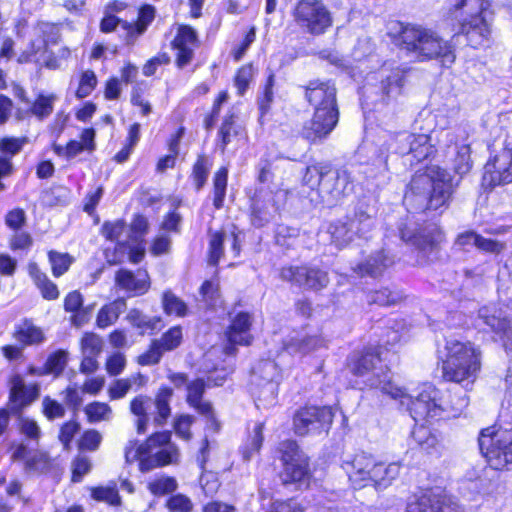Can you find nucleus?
Segmentation results:
<instances>
[{"mask_svg": "<svg viewBox=\"0 0 512 512\" xmlns=\"http://www.w3.org/2000/svg\"><path fill=\"white\" fill-rule=\"evenodd\" d=\"M304 98L314 112L312 118L304 123L301 135L313 143L322 141L339 121L336 87L330 81L312 80L305 86Z\"/></svg>", "mask_w": 512, "mask_h": 512, "instance_id": "obj_1", "label": "nucleus"}, {"mask_svg": "<svg viewBox=\"0 0 512 512\" xmlns=\"http://www.w3.org/2000/svg\"><path fill=\"white\" fill-rule=\"evenodd\" d=\"M453 193L450 174L439 166H431L411 179L404 202L416 210H438L447 206Z\"/></svg>", "mask_w": 512, "mask_h": 512, "instance_id": "obj_2", "label": "nucleus"}, {"mask_svg": "<svg viewBox=\"0 0 512 512\" xmlns=\"http://www.w3.org/2000/svg\"><path fill=\"white\" fill-rule=\"evenodd\" d=\"M481 370V351L470 341L449 338L445 343L442 377L470 389Z\"/></svg>", "mask_w": 512, "mask_h": 512, "instance_id": "obj_3", "label": "nucleus"}, {"mask_svg": "<svg viewBox=\"0 0 512 512\" xmlns=\"http://www.w3.org/2000/svg\"><path fill=\"white\" fill-rule=\"evenodd\" d=\"M402 49L419 60L440 59L444 66L455 61L453 45L436 31L421 25H406L399 34Z\"/></svg>", "mask_w": 512, "mask_h": 512, "instance_id": "obj_4", "label": "nucleus"}, {"mask_svg": "<svg viewBox=\"0 0 512 512\" xmlns=\"http://www.w3.org/2000/svg\"><path fill=\"white\" fill-rule=\"evenodd\" d=\"M451 11L472 47L481 46L491 34L493 12L489 0H455Z\"/></svg>", "mask_w": 512, "mask_h": 512, "instance_id": "obj_5", "label": "nucleus"}, {"mask_svg": "<svg viewBox=\"0 0 512 512\" xmlns=\"http://www.w3.org/2000/svg\"><path fill=\"white\" fill-rule=\"evenodd\" d=\"M125 459L127 463L139 461L140 470L148 472L156 467L176 463L179 459V451L171 442V433L162 431L152 434L141 445L136 441H129L125 447Z\"/></svg>", "mask_w": 512, "mask_h": 512, "instance_id": "obj_6", "label": "nucleus"}, {"mask_svg": "<svg viewBox=\"0 0 512 512\" xmlns=\"http://www.w3.org/2000/svg\"><path fill=\"white\" fill-rule=\"evenodd\" d=\"M410 400H405L411 417L415 422L429 421L441 417L446 413L448 417H456L467 407L469 399L464 393L456 399L443 401L441 392L431 384H424L416 396L410 395Z\"/></svg>", "mask_w": 512, "mask_h": 512, "instance_id": "obj_7", "label": "nucleus"}, {"mask_svg": "<svg viewBox=\"0 0 512 512\" xmlns=\"http://www.w3.org/2000/svg\"><path fill=\"white\" fill-rule=\"evenodd\" d=\"M350 369L354 375L365 378L367 386L379 389L393 399H399L402 405L405 400L411 399L403 388L391 381L388 369L382 365L376 349L369 348L360 355L354 356L350 363Z\"/></svg>", "mask_w": 512, "mask_h": 512, "instance_id": "obj_8", "label": "nucleus"}, {"mask_svg": "<svg viewBox=\"0 0 512 512\" xmlns=\"http://www.w3.org/2000/svg\"><path fill=\"white\" fill-rule=\"evenodd\" d=\"M173 390L168 387L160 388L155 399L152 400L146 395H138L130 402V411L137 417L136 429L139 434L147 430L150 417L153 416L154 423L162 426L171 415L170 401Z\"/></svg>", "mask_w": 512, "mask_h": 512, "instance_id": "obj_9", "label": "nucleus"}, {"mask_svg": "<svg viewBox=\"0 0 512 512\" xmlns=\"http://www.w3.org/2000/svg\"><path fill=\"white\" fill-rule=\"evenodd\" d=\"M478 444L491 468L502 470L512 465V428L483 429L480 432Z\"/></svg>", "mask_w": 512, "mask_h": 512, "instance_id": "obj_10", "label": "nucleus"}, {"mask_svg": "<svg viewBox=\"0 0 512 512\" xmlns=\"http://www.w3.org/2000/svg\"><path fill=\"white\" fill-rule=\"evenodd\" d=\"M292 16L300 30L313 36L324 34L333 24L332 14L322 0H299Z\"/></svg>", "mask_w": 512, "mask_h": 512, "instance_id": "obj_11", "label": "nucleus"}, {"mask_svg": "<svg viewBox=\"0 0 512 512\" xmlns=\"http://www.w3.org/2000/svg\"><path fill=\"white\" fill-rule=\"evenodd\" d=\"M374 227V219L368 212L358 209L353 218L346 217L329 224L327 233L331 242L342 248L352 242L355 237L366 238Z\"/></svg>", "mask_w": 512, "mask_h": 512, "instance_id": "obj_12", "label": "nucleus"}, {"mask_svg": "<svg viewBox=\"0 0 512 512\" xmlns=\"http://www.w3.org/2000/svg\"><path fill=\"white\" fill-rule=\"evenodd\" d=\"M280 372L275 362L261 360L252 369L251 392L258 401L272 405L278 394Z\"/></svg>", "mask_w": 512, "mask_h": 512, "instance_id": "obj_13", "label": "nucleus"}, {"mask_svg": "<svg viewBox=\"0 0 512 512\" xmlns=\"http://www.w3.org/2000/svg\"><path fill=\"white\" fill-rule=\"evenodd\" d=\"M284 484L306 483L310 477L308 457L299 449L295 441L287 440L280 445Z\"/></svg>", "mask_w": 512, "mask_h": 512, "instance_id": "obj_14", "label": "nucleus"}, {"mask_svg": "<svg viewBox=\"0 0 512 512\" xmlns=\"http://www.w3.org/2000/svg\"><path fill=\"white\" fill-rule=\"evenodd\" d=\"M353 191V180L347 169L332 170L324 174L321 189L318 190L320 202L328 207L340 203Z\"/></svg>", "mask_w": 512, "mask_h": 512, "instance_id": "obj_15", "label": "nucleus"}, {"mask_svg": "<svg viewBox=\"0 0 512 512\" xmlns=\"http://www.w3.org/2000/svg\"><path fill=\"white\" fill-rule=\"evenodd\" d=\"M376 458L366 452L347 454L343 457L341 467L354 489L371 486Z\"/></svg>", "mask_w": 512, "mask_h": 512, "instance_id": "obj_16", "label": "nucleus"}, {"mask_svg": "<svg viewBox=\"0 0 512 512\" xmlns=\"http://www.w3.org/2000/svg\"><path fill=\"white\" fill-rule=\"evenodd\" d=\"M334 413L331 407H304L293 418L295 433L301 436L318 433L332 424Z\"/></svg>", "mask_w": 512, "mask_h": 512, "instance_id": "obj_17", "label": "nucleus"}, {"mask_svg": "<svg viewBox=\"0 0 512 512\" xmlns=\"http://www.w3.org/2000/svg\"><path fill=\"white\" fill-rule=\"evenodd\" d=\"M280 278L298 287L315 291L325 288L329 283L326 271L308 265L283 267Z\"/></svg>", "mask_w": 512, "mask_h": 512, "instance_id": "obj_18", "label": "nucleus"}, {"mask_svg": "<svg viewBox=\"0 0 512 512\" xmlns=\"http://www.w3.org/2000/svg\"><path fill=\"white\" fill-rule=\"evenodd\" d=\"M512 182V149H503L484 167L482 184L494 188Z\"/></svg>", "mask_w": 512, "mask_h": 512, "instance_id": "obj_19", "label": "nucleus"}, {"mask_svg": "<svg viewBox=\"0 0 512 512\" xmlns=\"http://www.w3.org/2000/svg\"><path fill=\"white\" fill-rule=\"evenodd\" d=\"M287 192L260 191L252 205L251 221L255 227H263L269 223L286 199Z\"/></svg>", "mask_w": 512, "mask_h": 512, "instance_id": "obj_20", "label": "nucleus"}, {"mask_svg": "<svg viewBox=\"0 0 512 512\" xmlns=\"http://www.w3.org/2000/svg\"><path fill=\"white\" fill-rule=\"evenodd\" d=\"M478 319L502 339L512 340V317L498 306H484L478 311Z\"/></svg>", "mask_w": 512, "mask_h": 512, "instance_id": "obj_21", "label": "nucleus"}, {"mask_svg": "<svg viewBox=\"0 0 512 512\" xmlns=\"http://www.w3.org/2000/svg\"><path fill=\"white\" fill-rule=\"evenodd\" d=\"M115 285L129 296H140L149 290L150 278L146 270L120 269L115 274Z\"/></svg>", "mask_w": 512, "mask_h": 512, "instance_id": "obj_22", "label": "nucleus"}, {"mask_svg": "<svg viewBox=\"0 0 512 512\" xmlns=\"http://www.w3.org/2000/svg\"><path fill=\"white\" fill-rule=\"evenodd\" d=\"M176 53V64L179 68L188 65L194 56L197 47L196 32L189 26H181L172 42Z\"/></svg>", "mask_w": 512, "mask_h": 512, "instance_id": "obj_23", "label": "nucleus"}, {"mask_svg": "<svg viewBox=\"0 0 512 512\" xmlns=\"http://www.w3.org/2000/svg\"><path fill=\"white\" fill-rule=\"evenodd\" d=\"M206 383L203 379H196L187 384V403L196 409L198 413L205 416L211 421L215 429H218V423L216 422L214 411L210 402L203 401L202 395L205 391Z\"/></svg>", "mask_w": 512, "mask_h": 512, "instance_id": "obj_24", "label": "nucleus"}, {"mask_svg": "<svg viewBox=\"0 0 512 512\" xmlns=\"http://www.w3.org/2000/svg\"><path fill=\"white\" fill-rule=\"evenodd\" d=\"M460 134L463 136L464 132L457 131H446L444 133L446 142L450 144H454V152L455 156L453 158V170L456 174L463 176L467 174L472 168V161L470 157V146L466 143H458V136Z\"/></svg>", "mask_w": 512, "mask_h": 512, "instance_id": "obj_25", "label": "nucleus"}, {"mask_svg": "<svg viewBox=\"0 0 512 512\" xmlns=\"http://www.w3.org/2000/svg\"><path fill=\"white\" fill-rule=\"evenodd\" d=\"M155 18V8L152 5H144L140 8L136 22H123L126 31V41L133 44L138 36L142 35Z\"/></svg>", "mask_w": 512, "mask_h": 512, "instance_id": "obj_26", "label": "nucleus"}, {"mask_svg": "<svg viewBox=\"0 0 512 512\" xmlns=\"http://www.w3.org/2000/svg\"><path fill=\"white\" fill-rule=\"evenodd\" d=\"M252 318L249 313L240 312L233 319L227 332L231 344L249 345L251 343L250 327Z\"/></svg>", "mask_w": 512, "mask_h": 512, "instance_id": "obj_27", "label": "nucleus"}, {"mask_svg": "<svg viewBox=\"0 0 512 512\" xmlns=\"http://www.w3.org/2000/svg\"><path fill=\"white\" fill-rule=\"evenodd\" d=\"M436 504L437 490L435 488L421 489L408 498L405 512H435Z\"/></svg>", "mask_w": 512, "mask_h": 512, "instance_id": "obj_28", "label": "nucleus"}, {"mask_svg": "<svg viewBox=\"0 0 512 512\" xmlns=\"http://www.w3.org/2000/svg\"><path fill=\"white\" fill-rule=\"evenodd\" d=\"M400 464L396 462L384 463L376 460L374 476L371 486L376 490H384L392 485L393 481L400 474Z\"/></svg>", "mask_w": 512, "mask_h": 512, "instance_id": "obj_29", "label": "nucleus"}, {"mask_svg": "<svg viewBox=\"0 0 512 512\" xmlns=\"http://www.w3.org/2000/svg\"><path fill=\"white\" fill-rule=\"evenodd\" d=\"M235 115H227L218 132V147L222 153L225 151L227 145L240 140L244 135V130L240 124L235 120Z\"/></svg>", "mask_w": 512, "mask_h": 512, "instance_id": "obj_30", "label": "nucleus"}, {"mask_svg": "<svg viewBox=\"0 0 512 512\" xmlns=\"http://www.w3.org/2000/svg\"><path fill=\"white\" fill-rule=\"evenodd\" d=\"M126 309V301L123 298H118L108 304H105L98 311L96 317V325L98 328L105 329L118 320L121 313Z\"/></svg>", "mask_w": 512, "mask_h": 512, "instance_id": "obj_31", "label": "nucleus"}, {"mask_svg": "<svg viewBox=\"0 0 512 512\" xmlns=\"http://www.w3.org/2000/svg\"><path fill=\"white\" fill-rule=\"evenodd\" d=\"M393 263V259L384 254V251H378L372 254L364 263L357 266L358 273L377 277Z\"/></svg>", "mask_w": 512, "mask_h": 512, "instance_id": "obj_32", "label": "nucleus"}, {"mask_svg": "<svg viewBox=\"0 0 512 512\" xmlns=\"http://www.w3.org/2000/svg\"><path fill=\"white\" fill-rule=\"evenodd\" d=\"M225 241L231 243V247L235 256L239 254L240 248L238 244V238L235 234L232 233L231 235H226L224 233H215L211 236L210 239L209 263L211 265L218 264L223 253V244Z\"/></svg>", "mask_w": 512, "mask_h": 512, "instance_id": "obj_33", "label": "nucleus"}, {"mask_svg": "<svg viewBox=\"0 0 512 512\" xmlns=\"http://www.w3.org/2000/svg\"><path fill=\"white\" fill-rule=\"evenodd\" d=\"M28 272L35 285L41 291L43 298L47 300H55L59 297V291L56 284L50 281L45 273L41 272L36 263H30L28 265Z\"/></svg>", "mask_w": 512, "mask_h": 512, "instance_id": "obj_34", "label": "nucleus"}, {"mask_svg": "<svg viewBox=\"0 0 512 512\" xmlns=\"http://www.w3.org/2000/svg\"><path fill=\"white\" fill-rule=\"evenodd\" d=\"M38 395V388L33 386L30 390L26 387L20 376H15L12 381L10 400L17 408L28 405Z\"/></svg>", "mask_w": 512, "mask_h": 512, "instance_id": "obj_35", "label": "nucleus"}, {"mask_svg": "<svg viewBox=\"0 0 512 512\" xmlns=\"http://www.w3.org/2000/svg\"><path fill=\"white\" fill-rule=\"evenodd\" d=\"M410 143L412 144V149L408 156L410 165L427 159L436 151L430 143V136L427 134H414L413 140Z\"/></svg>", "mask_w": 512, "mask_h": 512, "instance_id": "obj_36", "label": "nucleus"}, {"mask_svg": "<svg viewBox=\"0 0 512 512\" xmlns=\"http://www.w3.org/2000/svg\"><path fill=\"white\" fill-rule=\"evenodd\" d=\"M405 81V72L399 68L392 70L382 81L383 101L396 98L401 94Z\"/></svg>", "mask_w": 512, "mask_h": 512, "instance_id": "obj_37", "label": "nucleus"}, {"mask_svg": "<svg viewBox=\"0 0 512 512\" xmlns=\"http://www.w3.org/2000/svg\"><path fill=\"white\" fill-rule=\"evenodd\" d=\"M322 345V340L316 336L292 337L284 344V349L291 355H305Z\"/></svg>", "mask_w": 512, "mask_h": 512, "instance_id": "obj_38", "label": "nucleus"}, {"mask_svg": "<svg viewBox=\"0 0 512 512\" xmlns=\"http://www.w3.org/2000/svg\"><path fill=\"white\" fill-rule=\"evenodd\" d=\"M126 320L137 329L141 330V333L153 332L161 328L162 320L160 317H149L143 314L139 309H130L127 313Z\"/></svg>", "mask_w": 512, "mask_h": 512, "instance_id": "obj_39", "label": "nucleus"}, {"mask_svg": "<svg viewBox=\"0 0 512 512\" xmlns=\"http://www.w3.org/2000/svg\"><path fill=\"white\" fill-rule=\"evenodd\" d=\"M48 52L47 42L44 38L38 37L31 41L30 45L19 55L17 61L23 63H35L39 65L43 62Z\"/></svg>", "mask_w": 512, "mask_h": 512, "instance_id": "obj_40", "label": "nucleus"}, {"mask_svg": "<svg viewBox=\"0 0 512 512\" xmlns=\"http://www.w3.org/2000/svg\"><path fill=\"white\" fill-rule=\"evenodd\" d=\"M14 338L23 345H34L43 342L44 334L39 327L25 320L16 327Z\"/></svg>", "mask_w": 512, "mask_h": 512, "instance_id": "obj_41", "label": "nucleus"}, {"mask_svg": "<svg viewBox=\"0 0 512 512\" xmlns=\"http://www.w3.org/2000/svg\"><path fill=\"white\" fill-rule=\"evenodd\" d=\"M437 233V228L435 227V234ZM400 237L406 242L416 246L420 250H426L428 247H431L436 241L437 237L432 233H415L414 229H410L408 227L400 228Z\"/></svg>", "mask_w": 512, "mask_h": 512, "instance_id": "obj_42", "label": "nucleus"}, {"mask_svg": "<svg viewBox=\"0 0 512 512\" xmlns=\"http://www.w3.org/2000/svg\"><path fill=\"white\" fill-rule=\"evenodd\" d=\"M94 139V129H84L80 135V141L71 140L67 143V159H72L85 150L93 151L95 149Z\"/></svg>", "mask_w": 512, "mask_h": 512, "instance_id": "obj_43", "label": "nucleus"}, {"mask_svg": "<svg viewBox=\"0 0 512 512\" xmlns=\"http://www.w3.org/2000/svg\"><path fill=\"white\" fill-rule=\"evenodd\" d=\"M400 291H392L389 288H381L379 290L370 291L367 294V302L369 304H377L379 306L394 305L402 299Z\"/></svg>", "mask_w": 512, "mask_h": 512, "instance_id": "obj_44", "label": "nucleus"}, {"mask_svg": "<svg viewBox=\"0 0 512 512\" xmlns=\"http://www.w3.org/2000/svg\"><path fill=\"white\" fill-rule=\"evenodd\" d=\"M227 178H228V169L226 167H221L214 176L213 186H214V198L213 205L216 209H221L224 204V199L226 195L227 188Z\"/></svg>", "mask_w": 512, "mask_h": 512, "instance_id": "obj_45", "label": "nucleus"}, {"mask_svg": "<svg viewBox=\"0 0 512 512\" xmlns=\"http://www.w3.org/2000/svg\"><path fill=\"white\" fill-rule=\"evenodd\" d=\"M56 100L57 97L54 94H40L33 102L30 111L38 119H45L52 114Z\"/></svg>", "mask_w": 512, "mask_h": 512, "instance_id": "obj_46", "label": "nucleus"}, {"mask_svg": "<svg viewBox=\"0 0 512 512\" xmlns=\"http://www.w3.org/2000/svg\"><path fill=\"white\" fill-rule=\"evenodd\" d=\"M147 488L151 494L160 497L174 492L177 489V481L173 477L161 476L149 481Z\"/></svg>", "mask_w": 512, "mask_h": 512, "instance_id": "obj_47", "label": "nucleus"}, {"mask_svg": "<svg viewBox=\"0 0 512 512\" xmlns=\"http://www.w3.org/2000/svg\"><path fill=\"white\" fill-rule=\"evenodd\" d=\"M87 419L90 423L108 421L112 416L111 407L103 402H92L84 408Z\"/></svg>", "mask_w": 512, "mask_h": 512, "instance_id": "obj_48", "label": "nucleus"}, {"mask_svg": "<svg viewBox=\"0 0 512 512\" xmlns=\"http://www.w3.org/2000/svg\"><path fill=\"white\" fill-rule=\"evenodd\" d=\"M328 168L329 166L324 164L308 166L303 175V184L311 189L318 187V190H320L324 180V174L327 173Z\"/></svg>", "mask_w": 512, "mask_h": 512, "instance_id": "obj_49", "label": "nucleus"}, {"mask_svg": "<svg viewBox=\"0 0 512 512\" xmlns=\"http://www.w3.org/2000/svg\"><path fill=\"white\" fill-rule=\"evenodd\" d=\"M49 262L52 269V274L55 277H60L66 273L73 263L74 259L68 253H61L57 251H49Z\"/></svg>", "mask_w": 512, "mask_h": 512, "instance_id": "obj_50", "label": "nucleus"}, {"mask_svg": "<svg viewBox=\"0 0 512 512\" xmlns=\"http://www.w3.org/2000/svg\"><path fill=\"white\" fill-rule=\"evenodd\" d=\"M162 305L167 315L184 317L187 314V305L170 291L163 294Z\"/></svg>", "mask_w": 512, "mask_h": 512, "instance_id": "obj_51", "label": "nucleus"}, {"mask_svg": "<svg viewBox=\"0 0 512 512\" xmlns=\"http://www.w3.org/2000/svg\"><path fill=\"white\" fill-rule=\"evenodd\" d=\"M19 430H20V433L28 441H30L32 443L38 444V442L42 436V431H41L39 424L35 420H33L29 417L21 416L19 418Z\"/></svg>", "mask_w": 512, "mask_h": 512, "instance_id": "obj_52", "label": "nucleus"}, {"mask_svg": "<svg viewBox=\"0 0 512 512\" xmlns=\"http://www.w3.org/2000/svg\"><path fill=\"white\" fill-rule=\"evenodd\" d=\"M413 135V133L406 131L398 132L391 138L389 148L397 154L408 157L412 149L410 142L413 140Z\"/></svg>", "mask_w": 512, "mask_h": 512, "instance_id": "obj_53", "label": "nucleus"}, {"mask_svg": "<svg viewBox=\"0 0 512 512\" xmlns=\"http://www.w3.org/2000/svg\"><path fill=\"white\" fill-rule=\"evenodd\" d=\"M182 328L175 326L165 332L160 339H155L164 352L172 351L180 346L182 342Z\"/></svg>", "mask_w": 512, "mask_h": 512, "instance_id": "obj_54", "label": "nucleus"}, {"mask_svg": "<svg viewBox=\"0 0 512 512\" xmlns=\"http://www.w3.org/2000/svg\"><path fill=\"white\" fill-rule=\"evenodd\" d=\"M67 362V354L63 350L56 351L52 353L45 365H44V371L40 372L39 374H55L59 375L62 373L66 366Z\"/></svg>", "mask_w": 512, "mask_h": 512, "instance_id": "obj_55", "label": "nucleus"}, {"mask_svg": "<svg viewBox=\"0 0 512 512\" xmlns=\"http://www.w3.org/2000/svg\"><path fill=\"white\" fill-rule=\"evenodd\" d=\"M210 166L211 165L205 156H199L194 164L192 178L197 190L202 189L205 185L210 172Z\"/></svg>", "mask_w": 512, "mask_h": 512, "instance_id": "obj_56", "label": "nucleus"}, {"mask_svg": "<svg viewBox=\"0 0 512 512\" xmlns=\"http://www.w3.org/2000/svg\"><path fill=\"white\" fill-rule=\"evenodd\" d=\"M28 142L26 137H4L0 139V152L2 156L11 158L18 154Z\"/></svg>", "mask_w": 512, "mask_h": 512, "instance_id": "obj_57", "label": "nucleus"}, {"mask_svg": "<svg viewBox=\"0 0 512 512\" xmlns=\"http://www.w3.org/2000/svg\"><path fill=\"white\" fill-rule=\"evenodd\" d=\"M263 442V424L256 423L253 428V434L248 443L243 448V458L250 460L254 453L258 452Z\"/></svg>", "mask_w": 512, "mask_h": 512, "instance_id": "obj_58", "label": "nucleus"}, {"mask_svg": "<svg viewBox=\"0 0 512 512\" xmlns=\"http://www.w3.org/2000/svg\"><path fill=\"white\" fill-rule=\"evenodd\" d=\"M436 490L437 504L435 505V512H464L455 498L447 495L438 488H436Z\"/></svg>", "mask_w": 512, "mask_h": 512, "instance_id": "obj_59", "label": "nucleus"}, {"mask_svg": "<svg viewBox=\"0 0 512 512\" xmlns=\"http://www.w3.org/2000/svg\"><path fill=\"white\" fill-rule=\"evenodd\" d=\"M412 437L425 450H429L437 444V438L423 425L416 427L412 431Z\"/></svg>", "mask_w": 512, "mask_h": 512, "instance_id": "obj_60", "label": "nucleus"}, {"mask_svg": "<svg viewBox=\"0 0 512 512\" xmlns=\"http://www.w3.org/2000/svg\"><path fill=\"white\" fill-rule=\"evenodd\" d=\"M81 347L83 355L98 356L102 351L103 341L98 335L87 333L81 340Z\"/></svg>", "mask_w": 512, "mask_h": 512, "instance_id": "obj_61", "label": "nucleus"}, {"mask_svg": "<svg viewBox=\"0 0 512 512\" xmlns=\"http://www.w3.org/2000/svg\"><path fill=\"white\" fill-rule=\"evenodd\" d=\"M50 466V458L47 453L36 451L25 462V469L28 471L44 472Z\"/></svg>", "mask_w": 512, "mask_h": 512, "instance_id": "obj_62", "label": "nucleus"}, {"mask_svg": "<svg viewBox=\"0 0 512 512\" xmlns=\"http://www.w3.org/2000/svg\"><path fill=\"white\" fill-rule=\"evenodd\" d=\"M164 350L156 340H153L149 349L138 357V363L143 366L155 365L160 362Z\"/></svg>", "mask_w": 512, "mask_h": 512, "instance_id": "obj_63", "label": "nucleus"}, {"mask_svg": "<svg viewBox=\"0 0 512 512\" xmlns=\"http://www.w3.org/2000/svg\"><path fill=\"white\" fill-rule=\"evenodd\" d=\"M166 506L170 512H191L194 507L191 499L183 494L171 496Z\"/></svg>", "mask_w": 512, "mask_h": 512, "instance_id": "obj_64", "label": "nucleus"}]
</instances>
